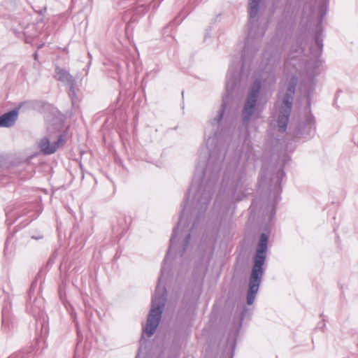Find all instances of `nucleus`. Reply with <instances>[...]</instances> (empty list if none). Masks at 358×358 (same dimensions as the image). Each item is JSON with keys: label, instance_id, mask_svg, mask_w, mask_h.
<instances>
[{"label": "nucleus", "instance_id": "obj_24", "mask_svg": "<svg viewBox=\"0 0 358 358\" xmlns=\"http://www.w3.org/2000/svg\"><path fill=\"white\" fill-rule=\"evenodd\" d=\"M136 12L138 13H145L148 9V6H145L143 4H141L140 6H136Z\"/></svg>", "mask_w": 358, "mask_h": 358}, {"label": "nucleus", "instance_id": "obj_18", "mask_svg": "<svg viewBox=\"0 0 358 358\" xmlns=\"http://www.w3.org/2000/svg\"><path fill=\"white\" fill-rule=\"evenodd\" d=\"M191 10L192 9L189 6L185 8L178 15V16L176 17L165 29H168L169 27L172 29L173 27L179 24L183 20V19H185V17L191 12Z\"/></svg>", "mask_w": 358, "mask_h": 358}, {"label": "nucleus", "instance_id": "obj_27", "mask_svg": "<svg viewBox=\"0 0 358 358\" xmlns=\"http://www.w3.org/2000/svg\"><path fill=\"white\" fill-rule=\"evenodd\" d=\"M6 323V310L5 308L2 310V325L4 327Z\"/></svg>", "mask_w": 358, "mask_h": 358}, {"label": "nucleus", "instance_id": "obj_22", "mask_svg": "<svg viewBox=\"0 0 358 358\" xmlns=\"http://www.w3.org/2000/svg\"><path fill=\"white\" fill-rule=\"evenodd\" d=\"M260 207V208H262L261 205V199H255L252 200L250 209L251 210V213H256L258 208Z\"/></svg>", "mask_w": 358, "mask_h": 358}, {"label": "nucleus", "instance_id": "obj_3", "mask_svg": "<svg viewBox=\"0 0 358 358\" xmlns=\"http://www.w3.org/2000/svg\"><path fill=\"white\" fill-rule=\"evenodd\" d=\"M268 238L267 234L262 233L252 257L246 294V303L248 306L254 303L266 271Z\"/></svg>", "mask_w": 358, "mask_h": 358}, {"label": "nucleus", "instance_id": "obj_23", "mask_svg": "<svg viewBox=\"0 0 358 358\" xmlns=\"http://www.w3.org/2000/svg\"><path fill=\"white\" fill-rule=\"evenodd\" d=\"M76 83H73V85H69V96L72 101V103H74V101L77 99L76 92Z\"/></svg>", "mask_w": 358, "mask_h": 358}, {"label": "nucleus", "instance_id": "obj_14", "mask_svg": "<svg viewBox=\"0 0 358 358\" xmlns=\"http://www.w3.org/2000/svg\"><path fill=\"white\" fill-rule=\"evenodd\" d=\"M248 308L246 306H244L241 313V317H240L238 327H237L236 329L232 330L229 332V334L227 340V346H226L223 353L227 354V352L229 351V350L231 347L232 341L234 340L235 342L236 343L237 337L239 334L240 328L242 325V322H243L245 317L246 316V314L248 313Z\"/></svg>", "mask_w": 358, "mask_h": 358}, {"label": "nucleus", "instance_id": "obj_29", "mask_svg": "<svg viewBox=\"0 0 358 358\" xmlns=\"http://www.w3.org/2000/svg\"><path fill=\"white\" fill-rule=\"evenodd\" d=\"M22 356L23 355L22 352H18L16 355L10 356L9 358H22Z\"/></svg>", "mask_w": 358, "mask_h": 358}, {"label": "nucleus", "instance_id": "obj_38", "mask_svg": "<svg viewBox=\"0 0 358 358\" xmlns=\"http://www.w3.org/2000/svg\"><path fill=\"white\" fill-rule=\"evenodd\" d=\"M208 36V34H206V35L205 36V39L207 38Z\"/></svg>", "mask_w": 358, "mask_h": 358}, {"label": "nucleus", "instance_id": "obj_15", "mask_svg": "<svg viewBox=\"0 0 358 358\" xmlns=\"http://www.w3.org/2000/svg\"><path fill=\"white\" fill-rule=\"evenodd\" d=\"M263 57L266 60V66L273 68L279 64L281 55L278 50L266 49L263 53Z\"/></svg>", "mask_w": 358, "mask_h": 358}, {"label": "nucleus", "instance_id": "obj_19", "mask_svg": "<svg viewBox=\"0 0 358 358\" xmlns=\"http://www.w3.org/2000/svg\"><path fill=\"white\" fill-rule=\"evenodd\" d=\"M268 176V174L267 169H266V166L263 165L261 168L258 179L259 189L264 188V186L267 184Z\"/></svg>", "mask_w": 358, "mask_h": 358}, {"label": "nucleus", "instance_id": "obj_33", "mask_svg": "<svg viewBox=\"0 0 358 358\" xmlns=\"http://www.w3.org/2000/svg\"><path fill=\"white\" fill-rule=\"evenodd\" d=\"M92 1L93 0H87V3L90 4V6H92Z\"/></svg>", "mask_w": 358, "mask_h": 358}, {"label": "nucleus", "instance_id": "obj_36", "mask_svg": "<svg viewBox=\"0 0 358 358\" xmlns=\"http://www.w3.org/2000/svg\"><path fill=\"white\" fill-rule=\"evenodd\" d=\"M76 326L78 327V324H76ZM77 334H79L78 328L77 327Z\"/></svg>", "mask_w": 358, "mask_h": 358}, {"label": "nucleus", "instance_id": "obj_4", "mask_svg": "<svg viewBox=\"0 0 358 358\" xmlns=\"http://www.w3.org/2000/svg\"><path fill=\"white\" fill-rule=\"evenodd\" d=\"M259 1L260 0H250L248 3V34L241 56L242 69L250 66L265 34V29L259 28L257 25V17L259 9Z\"/></svg>", "mask_w": 358, "mask_h": 358}, {"label": "nucleus", "instance_id": "obj_10", "mask_svg": "<svg viewBox=\"0 0 358 358\" xmlns=\"http://www.w3.org/2000/svg\"><path fill=\"white\" fill-rule=\"evenodd\" d=\"M322 62L320 59L315 60L311 69L308 70V73L310 77L308 78L307 80L303 81L301 84V90L306 99L308 104L310 103V96L315 87V77L320 73L319 68Z\"/></svg>", "mask_w": 358, "mask_h": 358}, {"label": "nucleus", "instance_id": "obj_5", "mask_svg": "<svg viewBox=\"0 0 358 358\" xmlns=\"http://www.w3.org/2000/svg\"><path fill=\"white\" fill-rule=\"evenodd\" d=\"M329 2V0H321L317 11L310 3H305L303 8V17H307L310 22L312 21L315 15L317 18V24L313 29L314 45H312L310 48V55L317 59L320 57L323 51L324 34L322 22L328 10Z\"/></svg>", "mask_w": 358, "mask_h": 358}, {"label": "nucleus", "instance_id": "obj_37", "mask_svg": "<svg viewBox=\"0 0 358 358\" xmlns=\"http://www.w3.org/2000/svg\"><path fill=\"white\" fill-rule=\"evenodd\" d=\"M135 358H139V354L138 353Z\"/></svg>", "mask_w": 358, "mask_h": 358}, {"label": "nucleus", "instance_id": "obj_8", "mask_svg": "<svg viewBox=\"0 0 358 358\" xmlns=\"http://www.w3.org/2000/svg\"><path fill=\"white\" fill-rule=\"evenodd\" d=\"M284 178H285V173L283 167H281L276 173L271 174L269 176V189L271 194L273 196V202L268 203L263 210V215L265 219L267 218L269 224L273 222L276 213V206L281 199V183Z\"/></svg>", "mask_w": 358, "mask_h": 358}, {"label": "nucleus", "instance_id": "obj_7", "mask_svg": "<svg viewBox=\"0 0 358 358\" xmlns=\"http://www.w3.org/2000/svg\"><path fill=\"white\" fill-rule=\"evenodd\" d=\"M297 84L298 77L296 75H292L289 78L279 108L277 126L278 130L280 133L285 132L287 128Z\"/></svg>", "mask_w": 358, "mask_h": 358}, {"label": "nucleus", "instance_id": "obj_1", "mask_svg": "<svg viewBox=\"0 0 358 358\" xmlns=\"http://www.w3.org/2000/svg\"><path fill=\"white\" fill-rule=\"evenodd\" d=\"M215 189H188L185 194L179 220L173 228L169 246L163 261L158 283L152 297V307L146 324L143 328L141 346L145 342L144 334L150 338L156 331L166 301L164 280L170 272L169 258L173 252L175 257H182L187 251L192 235L204 218Z\"/></svg>", "mask_w": 358, "mask_h": 358}, {"label": "nucleus", "instance_id": "obj_13", "mask_svg": "<svg viewBox=\"0 0 358 358\" xmlns=\"http://www.w3.org/2000/svg\"><path fill=\"white\" fill-rule=\"evenodd\" d=\"M66 141V134L64 132L60 134L57 137V140L53 143H51L48 138L43 137L38 141V148L43 155H50L55 153Z\"/></svg>", "mask_w": 358, "mask_h": 358}, {"label": "nucleus", "instance_id": "obj_16", "mask_svg": "<svg viewBox=\"0 0 358 358\" xmlns=\"http://www.w3.org/2000/svg\"><path fill=\"white\" fill-rule=\"evenodd\" d=\"M18 117L17 109L10 110L0 115V127H10L13 126Z\"/></svg>", "mask_w": 358, "mask_h": 358}, {"label": "nucleus", "instance_id": "obj_6", "mask_svg": "<svg viewBox=\"0 0 358 358\" xmlns=\"http://www.w3.org/2000/svg\"><path fill=\"white\" fill-rule=\"evenodd\" d=\"M261 90L262 82L256 79L250 87L241 111V122L245 128L248 127L252 119H258L263 112L264 108L258 102Z\"/></svg>", "mask_w": 358, "mask_h": 358}, {"label": "nucleus", "instance_id": "obj_17", "mask_svg": "<svg viewBox=\"0 0 358 358\" xmlns=\"http://www.w3.org/2000/svg\"><path fill=\"white\" fill-rule=\"evenodd\" d=\"M55 78L58 81L66 84L68 86L76 83L74 77L68 71L59 66H55Z\"/></svg>", "mask_w": 358, "mask_h": 358}, {"label": "nucleus", "instance_id": "obj_2", "mask_svg": "<svg viewBox=\"0 0 358 358\" xmlns=\"http://www.w3.org/2000/svg\"><path fill=\"white\" fill-rule=\"evenodd\" d=\"M249 183L246 178V169L244 166L238 167L237 160L230 162L224 171L221 189L215 201V204L222 196L228 201H239L250 193Z\"/></svg>", "mask_w": 358, "mask_h": 358}, {"label": "nucleus", "instance_id": "obj_11", "mask_svg": "<svg viewBox=\"0 0 358 358\" xmlns=\"http://www.w3.org/2000/svg\"><path fill=\"white\" fill-rule=\"evenodd\" d=\"M199 249L201 251H202V255L201 257V262H199L196 266V271L198 270H202V278H203L205 277L206 271L208 268V264L211 261L214 254V242L212 241L203 242L201 243Z\"/></svg>", "mask_w": 358, "mask_h": 358}, {"label": "nucleus", "instance_id": "obj_34", "mask_svg": "<svg viewBox=\"0 0 358 358\" xmlns=\"http://www.w3.org/2000/svg\"><path fill=\"white\" fill-rule=\"evenodd\" d=\"M272 82H273V83H275V76H273V77H272Z\"/></svg>", "mask_w": 358, "mask_h": 358}, {"label": "nucleus", "instance_id": "obj_30", "mask_svg": "<svg viewBox=\"0 0 358 358\" xmlns=\"http://www.w3.org/2000/svg\"><path fill=\"white\" fill-rule=\"evenodd\" d=\"M38 52H35L34 53V59H35V60H37V59H38Z\"/></svg>", "mask_w": 358, "mask_h": 358}, {"label": "nucleus", "instance_id": "obj_35", "mask_svg": "<svg viewBox=\"0 0 358 358\" xmlns=\"http://www.w3.org/2000/svg\"><path fill=\"white\" fill-rule=\"evenodd\" d=\"M42 237H35V236H32V238L34 239H39V238H41Z\"/></svg>", "mask_w": 358, "mask_h": 358}, {"label": "nucleus", "instance_id": "obj_20", "mask_svg": "<svg viewBox=\"0 0 358 358\" xmlns=\"http://www.w3.org/2000/svg\"><path fill=\"white\" fill-rule=\"evenodd\" d=\"M136 3V0H120L115 4L117 8H128V10L133 9Z\"/></svg>", "mask_w": 358, "mask_h": 358}, {"label": "nucleus", "instance_id": "obj_26", "mask_svg": "<svg viewBox=\"0 0 358 358\" xmlns=\"http://www.w3.org/2000/svg\"><path fill=\"white\" fill-rule=\"evenodd\" d=\"M115 68H116V73L117 76V79L119 80V81H120V76L122 73V68L120 67V65H117Z\"/></svg>", "mask_w": 358, "mask_h": 358}, {"label": "nucleus", "instance_id": "obj_25", "mask_svg": "<svg viewBox=\"0 0 358 358\" xmlns=\"http://www.w3.org/2000/svg\"><path fill=\"white\" fill-rule=\"evenodd\" d=\"M46 10H47V7L45 6L43 7V8H41L39 10H34L36 13H38L40 15L43 17L46 12Z\"/></svg>", "mask_w": 358, "mask_h": 358}, {"label": "nucleus", "instance_id": "obj_31", "mask_svg": "<svg viewBox=\"0 0 358 358\" xmlns=\"http://www.w3.org/2000/svg\"><path fill=\"white\" fill-rule=\"evenodd\" d=\"M234 208H235V206H233V210H232V211H231V214H230V215H229V220H230V219H231V217H232V214H233V213H234Z\"/></svg>", "mask_w": 358, "mask_h": 358}, {"label": "nucleus", "instance_id": "obj_39", "mask_svg": "<svg viewBox=\"0 0 358 358\" xmlns=\"http://www.w3.org/2000/svg\"><path fill=\"white\" fill-rule=\"evenodd\" d=\"M76 0H72L73 2H75Z\"/></svg>", "mask_w": 358, "mask_h": 358}, {"label": "nucleus", "instance_id": "obj_32", "mask_svg": "<svg viewBox=\"0 0 358 358\" xmlns=\"http://www.w3.org/2000/svg\"><path fill=\"white\" fill-rule=\"evenodd\" d=\"M10 238H11L10 236H8V237L7 238L6 241V245H7V244H8V243L9 240L10 239Z\"/></svg>", "mask_w": 358, "mask_h": 358}, {"label": "nucleus", "instance_id": "obj_28", "mask_svg": "<svg viewBox=\"0 0 358 358\" xmlns=\"http://www.w3.org/2000/svg\"><path fill=\"white\" fill-rule=\"evenodd\" d=\"M294 51L299 54H303L305 51V48L303 47L301 45H299L298 48H296Z\"/></svg>", "mask_w": 358, "mask_h": 358}, {"label": "nucleus", "instance_id": "obj_12", "mask_svg": "<svg viewBox=\"0 0 358 358\" xmlns=\"http://www.w3.org/2000/svg\"><path fill=\"white\" fill-rule=\"evenodd\" d=\"M315 120L312 114L308 115L303 121L300 122L294 131L296 138H308L315 134Z\"/></svg>", "mask_w": 358, "mask_h": 358}, {"label": "nucleus", "instance_id": "obj_9", "mask_svg": "<svg viewBox=\"0 0 358 358\" xmlns=\"http://www.w3.org/2000/svg\"><path fill=\"white\" fill-rule=\"evenodd\" d=\"M39 278H41V276L40 273H38L28 290V300L26 304L27 313L36 319L37 324L41 322V319H43L44 322L45 316L44 313V299L41 296L35 295Z\"/></svg>", "mask_w": 358, "mask_h": 358}, {"label": "nucleus", "instance_id": "obj_21", "mask_svg": "<svg viewBox=\"0 0 358 358\" xmlns=\"http://www.w3.org/2000/svg\"><path fill=\"white\" fill-rule=\"evenodd\" d=\"M236 348V342L235 341H232L231 347L227 354L222 353L221 358H234V351Z\"/></svg>", "mask_w": 358, "mask_h": 358}]
</instances>
